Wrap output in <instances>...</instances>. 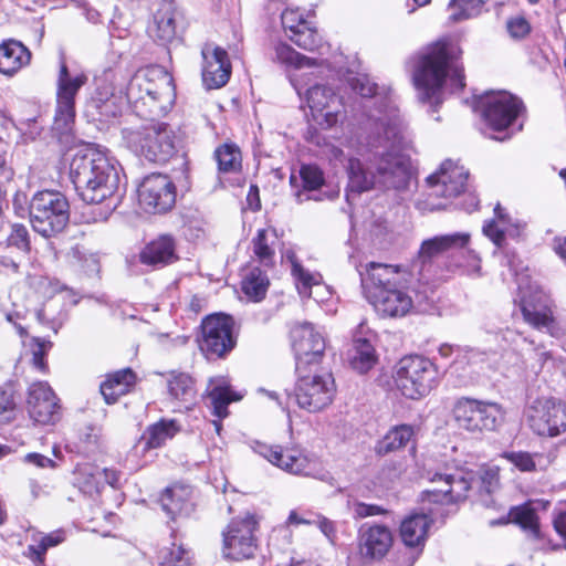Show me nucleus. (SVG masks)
Instances as JSON below:
<instances>
[{
	"mask_svg": "<svg viewBox=\"0 0 566 566\" xmlns=\"http://www.w3.org/2000/svg\"><path fill=\"white\" fill-rule=\"evenodd\" d=\"M364 294L376 312L386 317H402L412 307L408 294L410 274L392 264L369 262L359 271Z\"/></svg>",
	"mask_w": 566,
	"mask_h": 566,
	"instance_id": "nucleus-1",
	"label": "nucleus"
},
{
	"mask_svg": "<svg viewBox=\"0 0 566 566\" xmlns=\"http://www.w3.org/2000/svg\"><path fill=\"white\" fill-rule=\"evenodd\" d=\"M402 136L395 144L384 143L368 145L375 148L367 169L359 159L350 158L347 165L348 185L347 197L350 192L361 193L375 187L384 189H403L407 187L410 172L403 159L394 149L400 144Z\"/></svg>",
	"mask_w": 566,
	"mask_h": 566,
	"instance_id": "nucleus-2",
	"label": "nucleus"
},
{
	"mask_svg": "<svg viewBox=\"0 0 566 566\" xmlns=\"http://www.w3.org/2000/svg\"><path fill=\"white\" fill-rule=\"evenodd\" d=\"M455 48L447 41L430 45L419 57L413 83L421 102L438 106L442 103V86L449 80L452 92L465 86L463 69L453 62Z\"/></svg>",
	"mask_w": 566,
	"mask_h": 566,
	"instance_id": "nucleus-3",
	"label": "nucleus"
},
{
	"mask_svg": "<svg viewBox=\"0 0 566 566\" xmlns=\"http://www.w3.org/2000/svg\"><path fill=\"white\" fill-rule=\"evenodd\" d=\"M70 178L86 203H101L118 189L119 175L115 164L102 151L78 149L70 163Z\"/></svg>",
	"mask_w": 566,
	"mask_h": 566,
	"instance_id": "nucleus-4",
	"label": "nucleus"
},
{
	"mask_svg": "<svg viewBox=\"0 0 566 566\" xmlns=\"http://www.w3.org/2000/svg\"><path fill=\"white\" fill-rule=\"evenodd\" d=\"M347 83L353 92L361 97L376 96V102L367 113L366 128L370 133V144H395L403 136L405 123L399 109L388 96H377V85L367 74H355L347 77Z\"/></svg>",
	"mask_w": 566,
	"mask_h": 566,
	"instance_id": "nucleus-5",
	"label": "nucleus"
},
{
	"mask_svg": "<svg viewBox=\"0 0 566 566\" xmlns=\"http://www.w3.org/2000/svg\"><path fill=\"white\" fill-rule=\"evenodd\" d=\"M123 139L137 156L153 163H165L175 153V135L165 123L153 122L138 128H124Z\"/></svg>",
	"mask_w": 566,
	"mask_h": 566,
	"instance_id": "nucleus-6",
	"label": "nucleus"
},
{
	"mask_svg": "<svg viewBox=\"0 0 566 566\" xmlns=\"http://www.w3.org/2000/svg\"><path fill=\"white\" fill-rule=\"evenodd\" d=\"M29 217L35 232L44 238H51L62 232L69 222V201L59 191H38L29 203Z\"/></svg>",
	"mask_w": 566,
	"mask_h": 566,
	"instance_id": "nucleus-7",
	"label": "nucleus"
},
{
	"mask_svg": "<svg viewBox=\"0 0 566 566\" xmlns=\"http://www.w3.org/2000/svg\"><path fill=\"white\" fill-rule=\"evenodd\" d=\"M394 380L401 395L419 399L438 385L439 370L429 358L420 355L405 356L396 366Z\"/></svg>",
	"mask_w": 566,
	"mask_h": 566,
	"instance_id": "nucleus-8",
	"label": "nucleus"
},
{
	"mask_svg": "<svg viewBox=\"0 0 566 566\" xmlns=\"http://www.w3.org/2000/svg\"><path fill=\"white\" fill-rule=\"evenodd\" d=\"M87 82L83 72L71 73L63 59L60 62L56 78V106L52 130L59 136L70 135L75 122V97Z\"/></svg>",
	"mask_w": 566,
	"mask_h": 566,
	"instance_id": "nucleus-9",
	"label": "nucleus"
},
{
	"mask_svg": "<svg viewBox=\"0 0 566 566\" xmlns=\"http://www.w3.org/2000/svg\"><path fill=\"white\" fill-rule=\"evenodd\" d=\"M254 450L270 463L287 473L311 476L321 481L329 479V473L322 467L319 459L303 449L258 442Z\"/></svg>",
	"mask_w": 566,
	"mask_h": 566,
	"instance_id": "nucleus-10",
	"label": "nucleus"
},
{
	"mask_svg": "<svg viewBox=\"0 0 566 566\" xmlns=\"http://www.w3.org/2000/svg\"><path fill=\"white\" fill-rule=\"evenodd\" d=\"M159 95V104L172 105L175 85L172 76L161 66H148L138 70L126 88V101L132 108L145 111L142 97Z\"/></svg>",
	"mask_w": 566,
	"mask_h": 566,
	"instance_id": "nucleus-11",
	"label": "nucleus"
},
{
	"mask_svg": "<svg viewBox=\"0 0 566 566\" xmlns=\"http://www.w3.org/2000/svg\"><path fill=\"white\" fill-rule=\"evenodd\" d=\"M504 410L491 401L461 398L453 407L457 426L472 433L495 430L504 420Z\"/></svg>",
	"mask_w": 566,
	"mask_h": 566,
	"instance_id": "nucleus-12",
	"label": "nucleus"
},
{
	"mask_svg": "<svg viewBox=\"0 0 566 566\" xmlns=\"http://www.w3.org/2000/svg\"><path fill=\"white\" fill-rule=\"evenodd\" d=\"M258 528L259 523L252 514L232 518L222 532L223 557L233 560L252 558L259 546Z\"/></svg>",
	"mask_w": 566,
	"mask_h": 566,
	"instance_id": "nucleus-13",
	"label": "nucleus"
},
{
	"mask_svg": "<svg viewBox=\"0 0 566 566\" xmlns=\"http://www.w3.org/2000/svg\"><path fill=\"white\" fill-rule=\"evenodd\" d=\"M475 480L474 472L463 468L451 472H434L429 478L431 486L422 492V501L441 504L463 501Z\"/></svg>",
	"mask_w": 566,
	"mask_h": 566,
	"instance_id": "nucleus-14",
	"label": "nucleus"
},
{
	"mask_svg": "<svg viewBox=\"0 0 566 566\" xmlns=\"http://www.w3.org/2000/svg\"><path fill=\"white\" fill-rule=\"evenodd\" d=\"M307 369L298 373L295 385L297 405L310 412L325 409L333 401L336 392L335 381L329 373L306 374Z\"/></svg>",
	"mask_w": 566,
	"mask_h": 566,
	"instance_id": "nucleus-15",
	"label": "nucleus"
},
{
	"mask_svg": "<svg viewBox=\"0 0 566 566\" xmlns=\"http://www.w3.org/2000/svg\"><path fill=\"white\" fill-rule=\"evenodd\" d=\"M525 417L531 430L542 437H557L566 431V408L553 398L532 401Z\"/></svg>",
	"mask_w": 566,
	"mask_h": 566,
	"instance_id": "nucleus-16",
	"label": "nucleus"
},
{
	"mask_svg": "<svg viewBox=\"0 0 566 566\" xmlns=\"http://www.w3.org/2000/svg\"><path fill=\"white\" fill-rule=\"evenodd\" d=\"M139 207L147 213L161 214L170 211L176 203V186L163 174L146 176L138 187Z\"/></svg>",
	"mask_w": 566,
	"mask_h": 566,
	"instance_id": "nucleus-17",
	"label": "nucleus"
},
{
	"mask_svg": "<svg viewBox=\"0 0 566 566\" xmlns=\"http://www.w3.org/2000/svg\"><path fill=\"white\" fill-rule=\"evenodd\" d=\"M291 339L297 373L311 368L323 358L326 347L325 338L313 324L304 322L294 325Z\"/></svg>",
	"mask_w": 566,
	"mask_h": 566,
	"instance_id": "nucleus-18",
	"label": "nucleus"
},
{
	"mask_svg": "<svg viewBox=\"0 0 566 566\" xmlns=\"http://www.w3.org/2000/svg\"><path fill=\"white\" fill-rule=\"evenodd\" d=\"M313 119L324 128L334 127L344 115L342 97L329 86L315 84L305 92Z\"/></svg>",
	"mask_w": 566,
	"mask_h": 566,
	"instance_id": "nucleus-19",
	"label": "nucleus"
},
{
	"mask_svg": "<svg viewBox=\"0 0 566 566\" xmlns=\"http://www.w3.org/2000/svg\"><path fill=\"white\" fill-rule=\"evenodd\" d=\"M290 182L296 189L294 196L297 203L310 200H333L339 195L338 188L329 187L325 182L324 172L316 165H302L298 177L292 174Z\"/></svg>",
	"mask_w": 566,
	"mask_h": 566,
	"instance_id": "nucleus-20",
	"label": "nucleus"
},
{
	"mask_svg": "<svg viewBox=\"0 0 566 566\" xmlns=\"http://www.w3.org/2000/svg\"><path fill=\"white\" fill-rule=\"evenodd\" d=\"M468 177L469 172L463 166L450 159L444 160L433 174L427 177L428 200L457 198L465 190Z\"/></svg>",
	"mask_w": 566,
	"mask_h": 566,
	"instance_id": "nucleus-21",
	"label": "nucleus"
},
{
	"mask_svg": "<svg viewBox=\"0 0 566 566\" xmlns=\"http://www.w3.org/2000/svg\"><path fill=\"white\" fill-rule=\"evenodd\" d=\"M231 316L214 314L202 322L201 350L208 357H223L234 347Z\"/></svg>",
	"mask_w": 566,
	"mask_h": 566,
	"instance_id": "nucleus-22",
	"label": "nucleus"
},
{
	"mask_svg": "<svg viewBox=\"0 0 566 566\" xmlns=\"http://www.w3.org/2000/svg\"><path fill=\"white\" fill-rule=\"evenodd\" d=\"M523 109L521 99L505 91H500L485 97L482 114L489 128L503 132L515 122Z\"/></svg>",
	"mask_w": 566,
	"mask_h": 566,
	"instance_id": "nucleus-23",
	"label": "nucleus"
},
{
	"mask_svg": "<svg viewBox=\"0 0 566 566\" xmlns=\"http://www.w3.org/2000/svg\"><path fill=\"white\" fill-rule=\"evenodd\" d=\"M27 410L30 419L41 426L55 424L62 415L59 398L45 381H36L29 387Z\"/></svg>",
	"mask_w": 566,
	"mask_h": 566,
	"instance_id": "nucleus-24",
	"label": "nucleus"
},
{
	"mask_svg": "<svg viewBox=\"0 0 566 566\" xmlns=\"http://www.w3.org/2000/svg\"><path fill=\"white\" fill-rule=\"evenodd\" d=\"M518 303L525 322L535 328L549 327L553 319L547 311L546 296L526 276L517 279Z\"/></svg>",
	"mask_w": 566,
	"mask_h": 566,
	"instance_id": "nucleus-25",
	"label": "nucleus"
},
{
	"mask_svg": "<svg viewBox=\"0 0 566 566\" xmlns=\"http://www.w3.org/2000/svg\"><path fill=\"white\" fill-rule=\"evenodd\" d=\"M202 82L208 90H216L224 86L231 76V63L228 52L213 44H205L201 50Z\"/></svg>",
	"mask_w": 566,
	"mask_h": 566,
	"instance_id": "nucleus-26",
	"label": "nucleus"
},
{
	"mask_svg": "<svg viewBox=\"0 0 566 566\" xmlns=\"http://www.w3.org/2000/svg\"><path fill=\"white\" fill-rule=\"evenodd\" d=\"M117 74L108 71L104 74L103 83L98 84L92 105L99 115V120L108 122L122 114L126 96L122 95V86L115 84Z\"/></svg>",
	"mask_w": 566,
	"mask_h": 566,
	"instance_id": "nucleus-27",
	"label": "nucleus"
},
{
	"mask_svg": "<svg viewBox=\"0 0 566 566\" xmlns=\"http://www.w3.org/2000/svg\"><path fill=\"white\" fill-rule=\"evenodd\" d=\"M390 530L380 524H365L359 532V551L364 559H381L392 546Z\"/></svg>",
	"mask_w": 566,
	"mask_h": 566,
	"instance_id": "nucleus-28",
	"label": "nucleus"
},
{
	"mask_svg": "<svg viewBox=\"0 0 566 566\" xmlns=\"http://www.w3.org/2000/svg\"><path fill=\"white\" fill-rule=\"evenodd\" d=\"M167 394L169 400L181 409H190L197 398V388L195 378L179 370H171L166 374Z\"/></svg>",
	"mask_w": 566,
	"mask_h": 566,
	"instance_id": "nucleus-29",
	"label": "nucleus"
},
{
	"mask_svg": "<svg viewBox=\"0 0 566 566\" xmlns=\"http://www.w3.org/2000/svg\"><path fill=\"white\" fill-rule=\"evenodd\" d=\"M182 21V10L171 2L163 3L154 15L153 34L156 41L169 44L177 40Z\"/></svg>",
	"mask_w": 566,
	"mask_h": 566,
	"instance_id": "nucleus-30",
	"label": "nucleus"
},
{
	"mask_svg": "<svg viewBox=\"0 0 566 566\" xmlns=\"http://www.w3.org/2000/svg\"><path fill=\"white\" fill-rule=\"evenodd\" d=\"M471 235L468 232H454L429 238L422 241L418 256L426 263L440 254L463 250L470 243Z\"/></svg>",
	"mask_w": 566,
	"mask_h": 566,
	"instance_id": "nucleus-31",
	"label": "nucleus"
},
{
	"mask_svg": "<svg viewBox=\"0 0 566 566\" xmlns=\"http://www.w3.org/2000/svg\"><path fill=\"white\" fill-rule=\"evenodd\" d=\"M205 395L210 401L213 415L220 419L228 416L229 403L242 398L241 395L232 390L230 380L226 376L209 378Z\"/></svg>",
	"mask_w": 566,
	"mask_h": 566,
	"instance_id": "nucleus-32",
	"label": "nucleus"
},
{
	"mask_svg": "<svg viewBox=\"0 0 566 566\" xmlns=\"http://www.w3.org/2000/svg\"><path fill=\"white\" fill-rule=\"evenodd\" d=\"M139 259L143 264L153 266L167 265L174 262L177 260L174 238L169 234L159 235L142 250Z\"/></svg>",
	"mask_w": 566,
	"mask_h": 566,
	"instance_id": "nucleus-33",
	"label": "nucleus"
},
{
	"mask_svg": "<svg viewBox=\"0 0 566 566\" xmlns=\"http://www.w3.org/2000/svg\"><path fill=\"white\" fill-rule=\"evenodd\" d=\"M431 523L432 518L427 513H413L407 516L400 524V537L403 544L422 549Z\"/></svg>",
	"mask_w": 566,
	"mask_h": 566,
	"instance_id": "nucleus-34",
	"label": "nucleus"
},
{
	"mask_svg": "<svg viewBox=\"0 0 566 566\" xmlns=\"http://www.w3.org/2000/svg\"><path fill=\"white\" fill-rule=\"evenodd\" d=\"M283 260L290 263L291 274L302 297H311L313 289L326 290V286L322 283V275L318 272H311L305 269L293 251H286Z\"/></svg>",
	"mask_w": 566,
	"mask_h": 566,
	"instance_id": "nucleus-35",
	"label": "nucleus"
},
{
	"mask_svg": "<svg viewBox=\"0 0 566 566\" xmlns=\"http://www.w3.org/2000/svg\"><path fill=\"white\" fill-rule=\"evenodd\" d=\"M31 53L27 46L15 40H6L0 44V72L12 75L28 65Z\"/></svg>",
	"mask_w": 566,
	"mask_h": 566,
	"instance_id": "nucleus-36",
	"label": "nucleus"
},
{
	"mask_svg": "<svg viewBox=\"0 0 566 566\" xmlns=\"http://www.w3.org/2000/svg\"><path fill=\"white\" fill-rule=\"evenodd\" d=\"M191 489L188 485H172L167 488L160 496L163 511L171 518L182 514H189L191 511Z\"/></svg>",
	"mask_w": 566,
	"mask_h": 566,
	"instance_id": "nucleus-37",
	"label": "nucleus"
},
{
	"mask_svg": "<svg viewBox=\"0 0 566 566\" xmlns=\"http://www.w3.org/2000/svg\"><path fill=\"white\" fill-rule=\"evenodd\" d=\"M136 376L130 368H124L108 375L107 379L101 385V394L106 403L111 405L117 401L120 396L129 392L135 385Z\"/></svg>",
	"mask_w": 566,
	"mask_h": 566,
	"instance_id": "nucleus-38",
	"label": "nucleus"
},
{
	"mask_svg": "<svg viewBox=\"0 0 566 566\" xmlns=\"http://www.w3.org/2000/svg\"><path fill=\"white\" fill-rule=\"evenodd\" d=\"M180 430L179 423L174 419H160L150 424L142 436L144 449H157L172 439Z\"/></svg>",
	"mask_w": 566,
	"mask_h": 566,
	"instance_id": "nucleus-39",
	"label": "nucleus"
},
{
	"mask_svg": "<svg viewBox=\"0 0 566 566\" xmlns=\"http://www.w3.org/2000/svg\"><path fill=\"white\" fill-rule=\"evenodd\" d=\"M251 243L253 255L258 262L265 268H272L275 259V231L271 229H260Z\"/></svg>",
	"mask_w": 566,
	"mask_h": 566,
	"instance_id": "nucleus-40",
	"label": "nucleus"
},
{
	"mask_svg": "<svg viewBox=\"0 0 566 566\" xmlns=\"http://www.w3.org/2000/svg\"><path fill=\"white\" fill-rule=\"evenodd\" d=\"M73 475V483L82 493L93 496L101 492L103 483L98 467L91 463L78 464Z\"/></svg>",
	"mask_w": 566,
	"mask_h": 566,
	"instance_id": "nucleus-41",
	"label": "nucleus"
},
{
	"mask_svg": "<svg viewBox=\"0 0 566 566\" xmlns=\"http://www.w3.org/2000/svg\"><path fill=\"white\" fill-rule=\"evenodd\" d=\"M501 457L521 472H535L537 470H544L551 463L548 455L537 452L531 453L527 451H506L503 452Z\"/></svg>",
	"mask_w": 566,
	"mask_h": 566,
	"instance_id": "nucleus-42",
	"label": "nucleus"
},
{
	"mask_svg": "<svg viewBox=\"0 0 566 566\" xmlns=\"http://www.w3.org/2000/svg\"><path fill=\"white\" fill-rule=\"evenodd\" d=\"M376 360L375 348L369 340L366 338L354 339L353 346L348 350V361L353 369L360 374L367 373Z\"/></svg>",
	"mask_w": 566,
	"mask_h": 566,
	"instance_id": "nucleus-43",
	"label": "nucleus"
},
{
	"mask_svg": "<svg viewBox=\"0 0 566 566\" xmlns=\"http://www.w3.org/2000/svg\"><path fill=\"white\" fill-rule=\"evenodd\" d=\"M413 433V428L409 424L396 426L377 443L376 451L379 454H387L399 450L410 441Z\"/></svg>",
	"mask_w": 566,
	"mask_h": 566,
	"instance_id": "nucleus-44",
	"label": "nucleus"
},
{
	"mask_svg": "<svg viewBox=\"0 0 566 566\" xmlns=\"http://www.w3.org/2000/svg\"><path fill=\"white\" fill-rule=\"evenodd\" d=\"M268 287V275L259 268H252L241 282L243 293L254 302L261 301L265 296Z\"/></svg>",
	"mask_w": 566,
	"mask_h": 566,
	"instance_id": "nucleus-45",
	"label": "nucleus"
},
{
	"mask_svg": "<svg viewBox=\"0 0 566 566\" xmlns=\"http://www.w3.org/2000/svg\"><path fill=\"white\" fill-rule=\"evenodd\" d=\"M510 219L503 212V209L500 205H496L494 208V219L484 224L483 233L497 247L501 248L505 233L510 231Z\"/></svg>",
	"mask_w": 566,
	"mask_h": 566,
	"instance_id": "nucleus-46",
	"label": "nucleus"
},
{
	"mask_svg": "<svg viewBox=\"0 0 566 566\" xmlns=\"http://www.w3.org/2000/svg\"><path fill=\"white\" fill-rule=\"evenodd\" d=\"M65 539L64 532L55 531L46 535H42L39 539L33 537L35 544L28 546V556L38 565L44 564V555L50 547L57 546Z\"/></svg>",
	"mask_w": 566,
	"mask_h": 566,
	"instance_id": "nucleus-47",
	"label": "nucleus"
},
{
	"mask_svg": "<svg viewBox=\"0 0 566 566\" xmlns=\"http://www.w3.org/2000/svg\"><path fill=\"white\" fill-rule=\"evenodd\" d=\"M275 57L281 64L296 70L310 69L317 65L314 59L296 52L292 46L285 43H280L275 46Z\"/></svg>",
	"mask_w": 566,
	"mask_h": 566,
	"instance_id": "nucleus-48",
	"label": "nucleus"
},
{
	"mask_svg": "<svg viewBox=\"0 0 566 566\" xmlns=\"http://www.w3.org/2000/svg\"><path fill=\"white\" fill-rule=\"evenodd\" d=\"M221 172H237L241 169V151L232 144H224L214 153Z\"/></svg>",
	"mask_w": 566,
	"mask_h": 566,
	"instance_id": "nucleus-49",
	"label": "nucleus"
},
{
	"mask_svg": "<svg viewBox=\"0 0 566 566\" xmlns=\"http://www.w3.org/2000/svg\"><path fill=\"white\" fill-rule=\"evenodd\" d=\"M290 40L301 49L315 51L323 46L317 31L310 28L305 20H300L298 29L289 35Z\"/></svg>",
	"mask_w": 566,
	"mask_h": 566,
	"instance_id": "nucleus-50",
	"label": "nucleus"
},
{
	"mask_svg": "<svg viewBox=\"0 0 566 566\" xmlns=\"http://www.w3.org/2000/svg\"><path fill=\"white\" fill-rule=\"evenodd\" d=\"M488 0H451L449 9L452 10L450 20L458 22L479 15Z\"/></svg>",
	"mask_w": 566,
	"mask_h": 566,
	"instance_id": "nucleus-51",
	"label": "nucleus"
},
{
	"mask_svg": "<svg viewBox=\"0 0 566 566\" xmlns=\"http://www.w3.org/2000/svg\"><path fill=\"white\" fill-rule=\"evenodd\" d=\"M17 416V401L13 385H0V424L12 422Z\"/></svg>",
	"mask_w": 566,
	"mask_h": 566,
	"instance_id": "nucleus-52",
	"label": "nucleus"
},
{
	"mask_svg": "<svg viewBox=\"0 0 566 566\" xmlns=\"http://www.w3.org/2000/svg\"><path fill=\"white\" fill-rule=\"evenodd\" d=\"M142 102L145 104L144 108L145 111H142L139 108H132L133 112L139 116L140 118H144L146 120H149V123L156 122L157 118L165 116L171 108L172 105H164L159 104V95L156 96H144L142 97Z\"/></svg>",
	"mask_w": 566,
	"mask_h": 566,
	"instance_id": "nucleus-53",
	"label": "nucleus"
},
{
	"mask_svg": "<svg viewBox=\"0 0 566 566\" xmlns=\"http://www.w3.org/2000/svg\"><path fill=\"white\" fill-rule=\"evenodd\" d=\"M509 516L512 522L525 530L526 534L539 526L537 514L530 503L512 507Z\"/></svg>",
	"mask_w": 566,
	"mask_h": 566,
	"instance_id": "nucleus-54",
	"label": "nucleus"
},
{
	"mask_svg": "<svg viewBox=\"0 0 566 566\" xmlns=\"http://www.w3.org/2000/svg\"><path fill=\"white\" fill-rule=\"evenodd\" d=\"M160 566H190L189 553L180 545L172 544L158 553Z\"/></svg>",
	"mask_w": 566,
	"mask_h": 566,
	"instance_id": "nucleus-55",
	"label": "nucleus"
},
{
	"mask_svg": "<svg viewBox=\"0 0 566 566\" xmlns=\"http://www.w3.org/2000/svg\"><path fill=\"white\" fill-rule=\"evenodd\" d=\"M528 545L533 551L542 553H551L560 549L563 546L559 543H555L549 536L544 534L539 526L531 530L526 534Z\"/></svg>",
	"mask_w": 566,
	"mask_h": 566,
	"instance_id": "nucleus-56",
	"label": "nucleus"
},
{
	"mask_svg": "<svg viewBox=\"0 0 566 566\" xmlns=\"http://www.w3.org/2000/svg\"><path fill=\"white\" fill-rule=\"evenodd\" d=\"M7 241L9 245L15 247L22 251L29 250L30 242L27 227L20 223L12 224Z\"/></svg>",
	"mask_w": 566,
	"mask_h": 566,
	"instance_id": "nucleus-57",
	"label": "nucleus"
},
{
	"mask_svg": "<svg viewBox=\"0 0 566 566\" xmlns=\"http://www.w3.org/2000/svg\"><path fill=\"white\" fill-rule=\"evenodd\" d=\"M74 256L77 259L80 266L85 274L94 275L99 272V259L97 254L86 253L75 249Z\"/></svg>",
	"mask_w": 566,
	"mask_h": 566,
	"instance_id": "nucleus-58",
	"label": "nucleus"
},
{
	"mask_svg": "<svg viewBox=\"0 0 566 566\" xmlns=\"http://www.w3.org/2000/svg\"><path fill=\"white\" fill-rule=\"evenodd\" d=\"M51 347V342L34 338L33 339V346H32V364L33 366L39 369L40 371L45 373L48 367L44 361V355L46 354L48 349Z\"/></svg>",
	"mask_w": 566,
	"mask_h": 566,
	"instance_id": "nucleus-59",
	"label": "nucleus"
},
{
	"mask_svg": "<svg viewBox=\"0 0 566 566\" xmlns=\"http://www.w3.org/2000/svg\"><path fill=\"white\" fill-rule=\"evenodd\" d=\"M500 470L497 467H485L480 471L481 486L486 493H492L499 486Z\"/></svg>",
	"mask_w": 566,
	"mask_h": 566,
	"instance_id": "nucleus-60",
	"label": "nucleus"
},
{
	"mask_svg": "<svg viewBox=\"0 0 566 566\" xmlns=\"http://www.w3.org/2000/svg\"><path fill=\"white\" fill-rule=\"evenodd\" d=\"M464 261L455 264L457 268L462 269L468 275H479L481 270V259L473 250H467L463 255Z\"/></svg>",
	"mask_w": 566,
	"mask_h": 566,
	"instance_id": "nucleus-61",
	"label": "nucleus"
},
{
	"mask_svg": "<svg viewBox=\"0 0 566 566\" xmlns=\"http://www.w3.org/2000/svg\"><path fill=\"white\" fill-rule=\"evenodd\" d=\"M352 510L355 518H365L368 516L380 515L386 512L381 506L375 504H366L363 502H355Z\"/></svg>",
	"mask_w": 566,
	"mask_h": 566,
	"instance_id": "nucleus-62",
	"label": "nucleus"
},
{
	"mask_svg": "<svg viewBox=\"0 0 566 566\" xmlns=\"http://www.w3.org/2000/svg\"><path fill=\"white\" fill-rule=\"evenodd\" d=\"M507 31L514 39H522L528 34L531 28L526 19L522 17L513 18L507 21Z\"/></svg>",
	"mask_w": 566,
	"mask_h": 566,
	"instance_id": "nucleus-63",
	"label": "nucleus"
},
{
	"mask_svg": "<svg viewBox=\"0 0 566 566\" xmlns=\"http://www.w3.org/2000/svg\"><path fill=\"white\" fill-rule=\"evenodd\" d=\"M314 523L315 525H317V527L321 530V532L331 541V542H334L335 537H336V526H335V523L333 521H331L329 518L321 515V514H316L314 515Z\"/></svg>",
	"mask_w": 566,
	"mask_h": 566,
	"instance_id": "nucleus-64",
	"label": "nucleus"
}]
</instances>
